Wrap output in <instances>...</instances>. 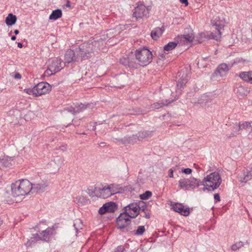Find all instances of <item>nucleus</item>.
<instances>
[{"label": "nucleus", "instance_id": "f257e3e1", "mask_svg": "<svg viewBox=\"0 0 252 252\" xmlns=\"http://www.w3.org/2000/svg\"><path fill=\"white\" fill-rule=\"evenodd\" d=\"M32 184L27 180H18L11 184V195L16 201L28 194L32 189Z\"/></svg>", "mask_w": 252, "mask_h": 252}, {"label": "nucleus", "instance_id": "f03ea898", "mask_svg": "<svg viewBox=\"0 0 252 252\" xmlns=\"http://www.w3.org/2000/svg\"><path fill=\"white\" fill-rule=\"evenodd\" d=\"M122 190L121 188L118 185L106 184L96 187L94 193L97 197L107 198L112 195L120 192Z\"/></svg>", "mask_w": 252, "mask_h": 252}, {"label": "nucleus", "instance_id": "7ed1b4c3", "mask_svg": "<svg viewBox=\"0 0 252 252\" xmlns=\"http://www.w3.org/2000/svg\"><path fill=\"white\" fill-rule=\"evenodd\" d=\"M221 182L220 174L218 172H214L204 177L201 184L207 190L214 191L220 187Z\"/></svg>", "mask_w": 252, "mask_h": 252}, {"label": "nucleus", "instance_id": "20e7f679", "mask_svg": "<svg viewBox=\"0 0 252 252\" xmlns=\"http://www.w3.org/2000/svg\"><path fill=\"white\" fill-rule=\"evenodd\" d=\"M226 20L223 15L215 16L212 20L213 26L217 31L216 32H212L210 37L213 39L218 40L221 37V31L223 30Z\"/></svg>", "mask_w": 252, "mask_h": 252}, {"label": "nucleus", "instance_id": "39448f33", "mask_svg": "<svg viewBox=\"0 0 252 252\" xmlns=\"http://www.w3.org/2000/svg\"><path fill=\"white\" fill-rule=\"evenodd\" d=\"M200 184V180L194 177L181 178L178 182V186L180 189L187 190L192 189L198 188Z\"/></svg>", "mask_w": 252, "mask_h": 252}, {"label": "nucleus", "instance_id": "423d86ee", "mask_svg": "<svg viewBox=\"0 0 252 252\" xmlns=\"http://www.w3.org/2000/svg\"><path fill=\"white\" fill-rule=\"evenodd\" d=\"M135 57L139 62L151 63L152 62L153 55L152 52L149 49L143 48L136 50Z\"/></svg>", "mask_w": 252, "mask_h": 252}, {"label": "nucleus", "instance_id": "0eeeda50", "mask_svg": "<svg viewBox=\"0 0 252 252\" xmlns=\"http://www.w3.org/2000/svg\"><path fill=\"white\" fill-rule=\"evenodd\" d=\"M148 14L149 9L143 3L139 2L134 10L133 16L137 20L147 17Z\"/></svg>", "mask_w": 252, "mask_h": 252}, {"label": "nucleus", "instance_id": "6e6552de", "mask_svg": "<svg viewBox=\"0 0 252 252\" xmlns=\"http://www.w3.org/2000/svg\"><path fill=\"white\" fill-rule=\"evenodd\" d=\"M98 44V42L94 41V43L87 44L86 46V49L83 48V50L80 51V57L78 58L77 62H82L86 59L91 58L92 56V53L89 51L90 49L94 45L96 46Z\"/></svg>", "mask_w": 252, "mask_h": 252}, {"label": "nucleus", "instance_id": "1a4fd4ad", "mask_svg": "<svg viewBox=\"0 0 252 252\" xmlns=\"http://www.w3.org/2000/svg\"><path fill=\"white\" fill-rule=\"evenodd\" d=\"M36 96H40L49 93L51 90L50 85L47 82H40L35 86Z\"/></svg>", "mask_w": 252, "mask_h": 252}, {"label": "nucleus", "instance_id": "9d476101", "mask_svg": "<svg viewBox=\"0 0 252 252\" xmlns=\"http://www.w3.org/2000/svg\"><path fill=\"white\" fill-rule=\"evenodd\" d=\"M125 211L129 218H135L139 214V206L136 203H131L125 207Z\"/></svg>", "mask_w": 252, "mask_h": 252}, {"label": "nucleus", "instance_id": "9b49d317", "mask_svg": "<svg viewBox=\"0 0 252 252\" xmlns=\"http://www.w3.org/2000/svg\"><path fill=\"white\" fill-rule=\"evenodd\" d=\"M171 208L175 212L184 216H188L190 214L189 208L181 203H173L171 204Z\"/></svg>", "mask_w": 252, "mask_h": 252}, {"label": "nucleus", "instance_id": "f8f14e48", "mask_svg": "<svg viewBox=\"0 0 252 252\" xmlns=\"http://www.w3.org/2000/svg\"><path fill=\"white\" fill-rule=\"evenodd\" d=\"M131 222L129 217L126 213H121L117 219L118 227L122 229L126 227Z\"/></svg>", "mask_w": 252, "mask_h": 252}, {"label": "nucleus", "instance_id": "ddd939ff", "mask_svg": "<svg viewBox=\"0 0 252 252\" xmlns=\"http://www.w3.org/2000/svg\"><path fill=\"white\" fill-rule=\"evenodd\" d=\"M239 181L241 183H246L252 179V168L248 167L244 169L238 177Z\"/></svg>", "mask_w": 252, "mask_h": 252}, {"label": "nucleus", "instance_id": "4468645a", "mask_svg": "<svg viewBox=\"0 0 252 252\" xmlns=\"http://www.w3.org/2000/svg\"><path fill=\"white\" fill-rule=\"evenodd\" d=\"M116 209V205L115 203L110 202L104 204L98 211L100 214L103 215L105 213H112Z\"/></svg>", "mask_w": 252, "mask_h": 252}, {"label": "nucleus", "instance_id": "2eb2a0df", "mask_svg": "<svg viewBox=\"0 0 252 252\" xmlns=\"http://www.w3.org/2000/svg\"><path fill=\"white\" fill-rule=\"evenodd\" d=\"M63 67L61 64H49L44 74L48 76H51L60 71Z\"/></svg>", "mask_w": 252, "mask_h": 252}, {"label": "nucleus", "instance_id": "dca6fc26", "mask_svg": "<svg viewBox=\"0 0 252 252\" xmlns=\"http://www.w3.org/2000/svg\"><path fill=\"white\" fill-rule=\"evenodd\" d=\"M53 228L48 227L46 230L42 231L40 234H36L34 235V237L36 240H46L53 234Z\"/></svg>", "mask_w": 252, "mask_h": 252}, {"label": "nucleus", "instance_id": "f3484780", "mask_svg": "<svg viewBox=\"0 0 252 252\" xmlns=\"http://www.w3.org/2000/svg\"><path fill=\"white\" fill-rule=\"evenodd\" d=\"M229 67L227 64H220L217 69L216 73L219 74L220 76H223L228 72Z\"/></svg>", "mask_w": 252, "mask_h": 252}, {"label": "nucleus", "instance_id": "a211bd4d", "mask_svg": "<svg viewBox=\"0 0 252 252\" xmlns=\"http://www.w3.org/2000/svg\"><path fill=\"white\" fill-rule=\"evenodd\" d=\"M239 76L244 81L252 84V71L241 72Z\"/></svg>", "mask_w": 252, "mask_h": 252}, {"label": "nucleus", "instance_id": "6ab92c4d", "mask_svg": "<svg viewBox=\"0 0 252 252\" xmlns=\"http://www.w3.org/2000/svg\"><path fill=\"white\" fill-rule=\"evenodd\" d=\"M164 29L162 28H157L154 29L151 33L152 38L156 40L162 34Z\"/></svg>", "mask_w": 252, "mask_h": 252}, {"label": "nucleus", "instance_id": "aec40b11", "mask_svg": "<svg viewBox=\"0 0 252 252\" xmlns=\"http://www.w3.org/2000/svg\"><path fill=\"white\" fill-rule=\"evenodd\" d=\"M65 58V63H70L71 62L75 61L74 59L75 58L74 52L72 50H68L64 55Z\"/></svg>", "mask_w": 252, "mask_h": 252}, {"label": "nucleus", "instance_id": "412c9836", "mask_svg": "<svg viewBox=\"0 0 252 252\" xmlns=\"http://www.w3.org/2000/svg\"><path fill=\"white\" fill-rule=\"evenodd\" d=\"M17 21V17L12 13H9L5 19V23L7 26L14 25Z\"/></svg>", "mask_w": 252, "mask_h": 252}, {"label": "nucleus", "instance_id": "4be33fe9", "mask_svg": "<svg viewBox=\"0 0 252 252\" xmlns=\"http://www.w3.org/2000/svg\"><path fill=\"white\" fill-rule=\"evenodd\" d=\"M1 162L4 166L10 167L15 163V161L13 158L7 157L3 158L1 160Z\"/></svg>", "mask_w": 252, "mask_h": 252}, {"label": "nucleus", "instance_id": "5701e85b", "mask_svg": "<svg viewBox=\"0 0 252 252\" xmlns=\"http://www.w3.org/2000/svg\"><path fill=\"white\" fill-rule=\"evenodd\" d=\"M62 16V11L61 9L53 10L49 16V19L52 20H56Z\"/></svg>", "mask_w": 252, "mask_h": 252}, {"label": "nucleus", "instance_id": "b1692460", "mask_svg": "<svg viewBox=\"0 0 252 252\" xmlns=\"http://www.w3.org/2000/svg\"><path fill=\"white\" fill-rule=\"evenodd\" d=\"M188 82V78L187 75L185 77L182 76L178 81L177 83V87L179 89L183 88Z\"/></svg>", "mask_w": 252, "mask_h": 252}, {"label": "nucleus", "instance_id": "393cba45", "mask_svg": "<svg viewBox=\"0 0 252 252\" xmlns=\"http://www.w3.org/2000/svg\"><path fill=\"white\" fill-rule=\"evenodd\" d=\"M177 45V44L175 42H170L164 46V51H171L176 47Z\"/></svg>", "mask_w": 252, "mask_h": 252}, {"label": "nucleus", "instance_id": "a878e982", "mask_svg": "<svg viewBox=\"0 0 252 252\" xmlns=\"http://www.w3.org/2000/svg\"><path fill=\"white\" fill-rule=\"evenodd\" d=\"M232 130L233 131V135L239 134L241 133V129L240 126V123H236L234 124L232 127Z\"/></svg>", "mask_w": 252, "mask_h": 252}, {"label": "nucleus", "instance_id": "bb28decb", "mask_svg": "<svg viewBox=\"0 0 252 252\" xmlns=\"http://www.w3.org/2000/svg\"><path fill=\"white\" fill-rule=\"evenodd\" d=\"M181 38L185 39L186 42L190 43L193 41L194 36L193 34L191 32L188 34L182 35Z\"/></svg>", "mask_w": 252, "mask_h": 252}, {"label": "nucleus", "instance_id": "cd10ccee", "mask_svg": "<svg viewBox=\"0 0 252 252\" xmlns=\"http://www.w3.org/2000/svg\"><path fill=\"white\" fill-rule=\"evenodd\" d=\"M23 92L29 95H32L33 96L37 97L35 87H33L32 88L25 89L23 90Z\"/></svg>", "mask_w": 252, "mask_h": 252}, {"label": "nucleus", "instance_id": "c85d7f7f", "mask_svg": "<svg viewBox=\"0 0 252 252\" xmlns=\"http://www.w3.org/2000/svg\"><path fill=\"white\" fill-rule=\"evenodd\" d=\"M88 104L85 105L83 104H80V105H78L77 107L73 109V110H72V113L74 114L83 111L84 110L86 109L88 107Z\"/></svg>", "mask_w": 252, "mask_h": 252}, {"label": "nucleus", "instance_id": "c756f323", "mask_svg": "<svg viewBox=\"0 0 252 252\" xmlns=\"http://www.w3.org/2000/svg\"><path fill=\"white\" fill-rule=\"evenodd\" d=\"M244 245V244L243 242L240 241L238 242H237L236 244L232 245L231 246V249L233 251H237V250L240 249L242 247H243Z\"/></svg>", "mask_w": 252, "mask_h": 252}, {"label": "nucleus", "instance_id": "7c9ffc66", "mask_svg": "<svg viewBox=\"0 0 252 252\" xmlns=\"http://www.w3.org/2000/svg\"><path fill=\"white\" fill-rule=\"evenodd\" d=\"M152 192L150 191H146L145 193L141 194L140 197L142 200H146L152 196Z\"/></svg>", "mask_w": 252, "mask_h": 252}, {"label": "nucleus", "instance_id": "2f4dec72", "mask_svg": "<svg viewBox=\"0 0 252 252\" xmlns=\"http://www.w3.org/2000/svg\"><path fill=\"white\" fill-rule=\"evenodd\" d=\"M241 130L242 129H246L251 126V124L250 122H245L242 124L240 123Z\"/></svg>", "mask_w": 252, "mask_h": 252}, {"label": "nucleus", "instance_id": "473e14b6", "mask_svg": "<svg viewBox=\"0 0 252 252\" xmlns=\"http://www.w3.org/2000/svg\"><path fill=\"white\" fill-rule=\"evenodd\" d=\"M172 101H169V102H167V100H166L165 103L162 102L161 103H155L153 105V107L158 109V108L161 107L164 105H167L168 104L170 103Z\"/></svg>", "mask_w": 252, "mask_h": 252}, {"label": "nucleus", "instance_id": "72a5a7b5", "mask_svg": "<svg viewBox=\"0 0 252 252\" xmlns=\"http://www.w3.org/2000/svg\"><path fill=\"white\" fill-rule=\"evenodd\" d=\"M145 229L144 226H139L138 227L135 234L137 235H142L145 231Z\"/></svg>", "mask_w": 252, "mask_h": 252}, {"label": "nucleus", "instance_id": "f704fd0d", "mask_svg": "<svg viewBox=\"0 0 252 252\" xmlns=\"http://www.w3.org/2000/svg\"><path fill=\"white\" fill-rule=\"evenodd\" d=\"M192 172V170L189 168H184V169H182V172L186 175H189V174H191Z\"/></svg>", "mask_w": 252, "mask_h": 252}, {"label": "nucleus", "instance_id": "c9c22d12", "mask_svg": "<svg viewBox=\"0 0 252 252\" xmlns=\"http://www.w3.org/2000/svg\"><path fill=\"white\" fill-rule=\"evenodd\" d=\"M175 170H176L175 169H173V168H170L169 170V171H168V177L169 178H173L174 177L173 173H174V171Z\"/></svg>", "mask_w": 252, "mask_h": 252}, {"label": "nucleus", "instance_id": "e433bc0d", "mask_svg": "<svg viewBox=\"0 0 252 252\" xmlns=\"http://www.w3.org/2000/svg\"><path fill=\"white\" fill-rule=\"evenodd\" d=\"M125 250V249L123 246H118L115 250V252H123Z\"/></svg>", "mask_w": 252, "mask_h": 252}, {"label": "nucleus", "instance_id": "4c0bfd02", "mask_svg": "<svg viewBox=\"0 0 252 252\" xmlns=\"http://www.w3.org/2000/svg\"><path fill=\"white\" fill-rule=\"evenodd\" d=\"M12 76L16 79H20L21 78V75L19 73H15L14 75H12Z\"/></svg>", "mask_w": 252, "mask_h": 252}, {"label": "nucleus", "instance_id": "58836bf2", "mask_svg": "<svg viewBox=\"0 0 252 252\" xmlns=\"http://www.w3.org/2000/svg\"><path fill=\"white\" fill-rule=\"evenodd\" d=\"M214 199L216 201V202L220 201V196L218 193H216L214 194Z\"/></svg>", "mask_w": 252, "mask_h": 252}, {"label": "nucleus", "instance_id": "ea45409f", "mask_svg": "<svg viewBox=\"0 0 252 252\" xmlns=\"http://www.w3.org/2000/svg\"><path fill=\"white\" fill-rule=\"evenodd\" d=\"M180 1L181 3L184 4L185 6H188L189 5L188 0H180Z\"/></svg>", "mask_w": 252, "mask_h": 252}, {"label": "nucleus", "instance_id": "a19ab883", "mask_svg": "<svg viewBox=\"0 0 252 252\" xmlns=\"http://www.w3.org/2000/svg\"><path fill=\"white\" fill-rule=\"evenodd\" d=\"M34 188H35L37 190H40L43 189V188L39 185H34Z\"/></svg>", "mask_w": 252, "mask_h": 252}, {"label": "nucleus", "instance_id": "79ce46f5", "mask_svg": "<svg viewBox=\"0 0 252 252\" xmlns=\"http://www.w3.org/2000/svg\"><path fill=\"white\" fill-rule=\"evenodd\" d=\"M245 61H246L244 59H243V58H239L237 60L236 62L241 63V62H244Z\"/></svg>", "mask_w": 252, "mask_h": 252}, {"label": "nucleus", "instance_id": "37998d69", "mask_svg": "<svg viewBox=\"0 0 252 252\" xmlns=\"http://www.w3.org/2000/svg\"><path fill=\"white\" fill-rule=\"evenodd\" d=\"M164 58V56L163 54H160V55H159V59L160 60H161V59H163V58Z\"/></svg>", "mask_w": 252, "mask_h": 252}, {"label": "nucleus", "instance_id": "c03bdc74", "mask_svg": "<svg viewBox=\"0 0 252 252\" xmlns=\"http://www.w3.org/2000/svg\"><path fill=\"white\" fill-rule=\"evenodd\" d=\"M18 47H19V48H22L23 47V44L21 43H18Z\"/></svg>", "mask_w": 252, "mask_h": 252}, {"label": "nucleus", "instance_id": "a18cd8bd", "mask_svg": "<svg viewBox=\"0 0 252 252\" xmlns=\"http://www.w3.org/2000/svg\"><path fill=\"white\" fill-rule=\"evenodd\" d=\"M19 32L18 30H15L14 31V33L15 34H18L19 33Z\"/></svg>", "mask_w": 252, "mask_h": 252}, {"label": "nucleus", "instance_id": "49530a36", "mask_svg": "<svg viewBox=\"0 0 252 252\" xmlns=\"http://www.w3.org/2000/svg\"><path fill=\"white\" fill-rule=\"evenodd\" d=\"M16 36H12L11 37V40H15L16 39Z\"/></svg>", "mask_w": 252, "mask_h": 252}, {"label": "nucleus", "instance_id": "de8ad7c7", "mask_svg": "<svg viewBox=\"0 0 252 252\" xmlns=\"http://www.w3.org/2000/svg\"><path fill=\"white\" fill-rule=\"evenodd\" d=\"M200 61H201L200 60H198V61H196V62H199ZM202 61H204V62H208V61L207 60H203Z\"/></svg>", "mask_w": 252, "mask_h": 252}, {"label": "nucleus", "instance_id": "09e8293b", "mask_svg": "<svg viewBox=\"0 0 252 252\" xmlns=\"http://www.w3.org/2000/svg\"><path fill=\"white\" fill-rule=\"evenodd\" d=\"M66 6H67V7H70V2H69V1H67V4H66Z\"/></svg>", "mask_w": 252, "mask_h": 252}, {"label": "nucleus", "instance_id": "8fccbe9b", "mask_svg": "<svg viewBox=\"0 0 252 252\" xmlns=\"http://www.w3.org/2000/svg\"><path fill=\"white\" fill-rule=\"evenodd\" d=\"M3 221L0 219V226L2 225Z\"/></svg>", "mask_w": 252, "mask_h": 252}]
</instances>
